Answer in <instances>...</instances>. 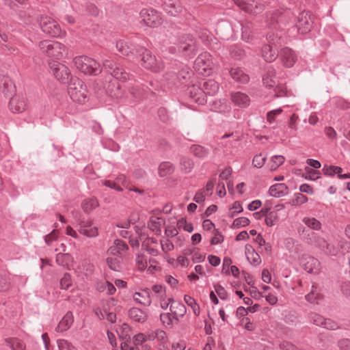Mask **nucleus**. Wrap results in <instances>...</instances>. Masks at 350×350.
<instances>
[{
  "label": "nucleus",
  "mask_w": 350,
  "mask_h": 350,
  "mask_svg": "<svg viewBox=\"0 0 350 350\" xmlns=\"http://www.w3.org/2000/svg\"><path fill=\"white\" fill-rule=\"evenodd\" d=\"M265 161L266 157H263L261 154H256L253 159L252 165L256 167L260 168L265 165Z\"/></svg>",
  "instance_id": "55"
},
{
  "label": "nucleus",
  "mask_w": 350,
  "mask_h": 350,
  "mask_svg": "<svg viewBox=\"0 0 350 350\" xmlns=\"http://www.w3.org/2000/svg\"><path fill=\"white\" fill-rule=\"evenodd\" d=\"M163 10L169 15L176 16L181 12L182 7L180 3L169 0L164 3Z\"/></svg>",
  "instance_id": "20"
},
{
  "label": "nucleus",
  "mask_w": 350,
  "mask_h": 350,
  "mask_svg": "<svg viewBox=\"0 0 350 350\" xmlns=\"http://www.w3.org/2000/svg\"><path fill=\"white\" fill-rule=\"evenodd\" d=\"M107 262L111 269L118 271L120 269L122 258L120 256L117 257L108 256Z\"/></svg>",
  "instance_id": "38"
},
{
  "label": "nucleus",
  "mask_w": 350,
  "mask_h": 350,
  "mask_svg": "<svg viewBox=\"0 0 350 350\" xmlns=\"http://www.w3.org/2000/svg\"><path fill=\"white\" fill-rule=\"evenodd\" d=\"M214 289L218 296L222 299H226L228 297V293L225 288L221 286L219 284H216L214 285Z\"/></svg>",
  "instance_id": "62"
},
{
  "label": "nucleus",
  "mask_w": 350,
  "mask_h": 350,
  "mask_svg": "<svg viewBox=\"0 0 350 350\" xmlns=\"http://www.w3.org/2000/svg\"><path fill=\"white\" fill-rule=\"evenodd\" d=\"M59 231L57 230L54 229L51 233L45 236L44 241L49 246L52 245L53 243L57 241L59 237Z\"/></svg>",
  "instance_id": "54"
},
{
  "label": "nucleus",
  "mask_w": 350,
  "mask_h": 350,
  "mask_svg": "<svg viewBox=\"0 0 350 350\" xmlns=\"http://www.w3.org/2000/svg\"><path fill=\"white\" fill-rule=\"evenodd\" d=\"M269 194L275 198L284 196L288 193V187L284 183H277L270 187Z\"/></svg>",
  "instance_id": "18"
},
{
  "label": "nucleus",
  "mask_w": 350,
  "mask_h": 350,
  "mask_svg": "<svg viewBox=\"0 0 350 350\" xmlns=\"http://www.w3.org/2000/svg\"><path fill=\"white\" fill-rule=\"evenodd\" d=\"M128 249L126 243L121 240H116L113 245L110 246L107 251L108 256H120Z\"/></svg>",
  "instance_id": "14"
},
{
  "label": "nucleus",
  "mask_w": 350,
  "mask_h": 350,
  "mask_svg": "<svg viewBox=\"0 0 350 350\" xmlns=\"http://www.w3.org/2000/svg\"><path fill=\"white\" fill-rule=\"evenodd\" d=\"M305 172H306V178H309L310 180H317L319 178V172L315 170H312L310 167H305Z\"/></svg>",
  "instance_id": "56"
},
{
  "label": "nucleus",
  "mask_w": 350,
  "mask_h": 350,
  "mask_svg": "<svg viewBox=\"0 0 350 350\" xmlns=\"http://www.w3.org/2000/svg\"><path fill=\"white\" fill-rule=\"evenodd\" d=\"M170 311L173 315V318L178 321L180 317H183L185 314L187 310L182 303L174 301L170 305Z\"/></svg>",
  "instance_id": "21"
},
{
  "label": "nucleus",
  "mask_w": 350,
  "mask_h": 350,
  "mask_svg": "<svg viewBox=\"0 0 350 350\" xmlns=\"http://www.w3.org/2000/svg\"><path fill=\"white\" fill-rule=\"evenodd\" d=\"M280 55L283 64L287 67L293 66L297 60L296 55L288 48L282 49Z\"/></svg>",
  "instance_id": "17"
},
{
  "label": "nucleus",
  "mask_w": 350,
  "mask_h": 350,
  "mask_svg": "<svg viewBox=\"0 0 350 350\" xmlns=\"http://www.w3.org/2000/svg\"><path fill=\"white\" fill-rule=\"evenodd\" d=\"M269 42L271 43L269 44L265 45L262 49V57L266 62H271L276 59L278 56L275 46H273V40L271 38V36L268 38Z\"/></svg>",
  "instance_id": "11"
},
{
  "label": "nucleus",
  "mask_w": 350,
  "mask_h": 350,
  "mask_svg": "<svg viewBox=\"0 0 350 350\" xmlns=\"http://www.w3.org/2000/svg\"><path fill=\"white\" fill-rule=\"evenodd\" d=\"M143 246L146 247V250L151 254L152 255H157L158 253L157 241L153 239H148L146 242L143 243Z\"/></svg>",
  "instance_id": "39"
},
{
  "label": "nucleus",
  "mask_w": 350,
  "mask_h": 350,
  "mask_svg": "<svg viewBox=\"0 0 350 350\" xmlns=\"http://www.w3.org/2000/svg\"><path fill=\"white\" fill-rule=\"evenodd\" d=\"M53 75L57 80L62 83H66L69 79H73L70 69L64 64L51 60L49 62Z\"/></svg>",
  "instance_id": "6"
},
{
  "label": "nucleus",
  "mask_w": 350,
  "mask_h": 350,
  "mask_svg": "<svg viewBox=\"0 0 350 350\" xmlns=\"http://www.w3.org/2000/svg\"><path fill=\"white\" fill-rule=\"evenodd\" d=\"M250 224V220L245 217H241L235 219L233 221V223L232 224V228H239L241 227H245L247 226Z\"/></svg>",
  "instance_id": "51"
},
{
  "label": "nucleus",
  "mask_w": 350,
  "mask_h": 350,
  "mask_svg": "<svg viewBox=\"0 0 350 350\" xmlns=\"http://www.w3.org/2000/svg\"><path fill=\"white\" fill-rule=\"evenodd\" d=\"M312 27V22L310 16L307 13H301L299 17L297 28L301 33L310 31Z\"/></svg>",
  "instance_id": "16"
},
{
  "label": "nucleus",
  "mask_w": 350,
  "mask_h": 350,
  "mask_svg": "<svg viewBox=\"0 0 350 350\" xmlns=\"http://www.w3.org/2000/svg\"><path fill=\"white\" fill-rule=\"evenodd\" d=\"M230 74L232 78L237 82L244 83L249 81L248 75L240 68H232L230 70Z\"/></svg>",
  "instance_id": "26"
},
{
  "label": "nucleus",
  "mask_w": 350,
  "mask_h": 350,
  "mask_svg": "<svg viewBox=\"0 0 350 350\" xmlns=\"http://www.w3.org/2000/svg\"><path fill=\"white\" fill-rule=\"evenodd\" d=\"M129 317L137 322L144 323L148 319L147 314L138 308H132L129 310Z\"/></svg>",
  "instance_id": "24"
},
{
  "label": "nucleus",
  "mask_w": 350,
  "mask_h": 350,
  "mask_svg": "<svg viewBox=\"0 0 350 350\" xmlns=\"http://www.w3.org/2000/svg\"><path fill=\"white\" fill-rule=\"evenodd\" d=\"M308 198L300 193H295L294 197L289 201V204L291 206H299L308 202Z\"/></svg>",
  "instance_id": "40"
},
{
  "label": "nucleus",
  "mask_w": 350,
  "mask_h": 350,
  "mask_svg": "<svg viewBox=\"0 0 350 350\" xmlns=\"http://www.w3.org/2000/svg\"><path fill=\"white\" fill-rule=\"evenodd\" d=\"M78 227L79 234L86 237L95 238L98 236V228L94 224L92 219L79 221Z\"/></svg>",
  "instance_id": "10"
},
{
  "label": "nucleus",
  "mask_w": 350,
  "mask_h": 350,
  "mask_svg": "<svg viewBox=\"0 0 350 350\" xmlns=\"http://www.w3.org/2000/svg\"><path fill=\"white\" fill-rule=\"evenodd\" d=\"M323 171L324 174L327 176H334V174H338L340 178H350V174H341L342 169L338 166L325 165L323 166Z\"/></svg>",
  "instance_id": "23"
},
{
  "label": "nucleus",
  "mask_w": 350,
  "mask_h": 350,
  "mask_svg": "<svg viewBox=\"0 0 350 350\" xmlns=\"http://www.w3.org/2000/svg\"><path fill=\"white\" fill-rule=\"evenodd\" d=\"M68 94L75 103H85L88 101V91L84 83L78 78L72 79L68 85Z\"/></svg>",
  "instance_id": "1"
},
{
  "label": "nucleus",
  "mask_w": 350,
  "mask_h": 350,
  "mask_svg": "<svg viewBox=\"0 0 350 350\" xmlns=\"http://www.w3.org/2000/svg\"><path fill=\"white\" fill-rule=\"evenodd\" d=\"M5 342L12 350H24L25 348L23 342L17 338H7Z\"/></svg>",
  "instance_id": "42"
},
{
  "label": "nucleus",
  "mask_w": 350,
  "mask_h": 350,
  "mask_svg": "<svg viewBox=\"0 0 350 350\" xmlns=\"http://www.w3.org/2000/svg\"><path fill=\"white\" fill-rule=\"evenodd\" d=\"M160 299V306L161 307L166 310L170 304H172L174 301V299L172 297H167V295H163L162 296L159 297Z\"/></svg>",
  "instance_id": "57"
},
{
  "label": "nucleus",
  "mask_w": 350,
  "mask_h": 350,
  "mask_svg": "<svg viewBox=\"0 0 350 350\" xmlns=\"http://www.w3.org/2000/svg\"><path fill=\"white\" fill-rule=\"evenodd\" d=\"M206 196L208 195L205 193V190L200 189L194 196L193 200L197 203H202L205 200Z\"/></svg>",
  "instance_id": "64"
},
{
  "label": "nucleus",
  "mask_w": 350,
  "mask_h": 350,
  "mask_svg": "<svg viewBox=\"0 0 350 350\" xmlns=\"http://www.w3.org/2000/svg\"><path fill=\"white\" fill-rule=\"evenodd\" d=\"M243 210L241 204L239 202H234L229 210L228 215L230 217H234L237 213H241Z\"/></svg>",
  "instance_id": "53"
},
{
  "label": "nucleus",
  "mask_w": 350,
  "mask_h": 350,
  "mask_svg": "<svg viewBox=\"0 0 350 350\" xmlns=\"http://www.w3.org/2000/svg\"><path fill=\"white\" fill-rule=\"evenodd\" d=\"M74 321L73 314L71 312H68L59 321L56 331L59 332H64L68 330Z\"/></svg>",
  "instance_id": "19"
},
{
  "label": "nucleus",
  "mask_w": 350,
  "mask_h": 350,
  "mask_svg": "<svg viewBox=\"0 0 350 350\" xmlns=\"http://www.w3.org/2000/svg\"><path fill=\"white\" fill-rule=\"evenodd\" d=\"M116 48L123 55H129L132 51L131 45L124 40L118 41L116 43Z\"/></svg>",
  "instance_id": "37"
},
{
  "label": "nucleus",
  "mask_w": 350,
  "mask_h": 350,
  "mask_svg": "<svg viewBox=\"0 0 350 350\" xmlns=\"http://www.w3.org/2000/svg\"><path fill=\"white\" fill-rule=\"evenodd\" d=\"M133 300L145 306H150L152 300L150 298V290L148 288L141 289L139 291L133 294Z\"/></svg>",
  "instance_id": "13"
},
{
  "label": "nucleus",
  "mask_w": 350,
  "mask_h": 350,
  "mask_svg": "<svg viewBox=\"0 0 350 350\" xmlns=\"http://www.w3.org/2000/svg\"><path fill=\"white\" fill-rule=\"evenodd\" d=\"M70 256L68 254L59 252L56 256V262L58 265L65 266L70 260Z\"/></svg>",
  "instance_id": "52"
},
{
  "label": "nucleus",
  "mask_w": 350,
  "mask_h": 350,
  "mask_svg": "<svg viewBox=\"0 0 350 350\" xmlns=\"http://www.w3.org/2000/svg\"><path fill=\"white\" fill-rule=\"evenodd\" d=\"M202 89L205 94L213 96L219 90V84L215 81L209 79L203 83Z\"/></svg>",
  "instance_id": "25"
},
{
  "label": "nucleus",
  "mask_w": 350,
  "mask_h": 350,
  "mask_svg": "<svg viewBox=\"0 0 350 350\" xmlns=\"http://www.w3.org/2000/svg\"><path fill=\"white\" fill-rule=\"evenodd\" d=\"M73 62L76 68L85 75H96L101 72L100 64L89 57H76Z\"/></svg>",
  "instance_id": "2"
},
{
  "label": "nucleus",
  "mask_w": 350,
  "mask_h": 350,
  "mask_svg": "<svg viewBox=\"0 0 350 350\" xmlns=\"http://www.w3.org/2000/svg\"><path fill=\"white\" fill-rule=\"evenodd\" d=\"M231 101L234 105L240 108L247 107L250 103L249 96L246 94L241 92H232Z\"/></svg>",
  "instance_id": "12"
},
{
  "label": "nucleus",
  "mask_w": 350,
  "mask_h": 350,
  "mask_svg": "<svg viewBox=\"0 0 350 350\" xmlns=\"http://www.w3.org/2000/svg\"><path fill=\"white\" fill-rule=\"evenodd\" d=\"M103 66L116 79H126V73L121 71L117 65L109 59H105Z\"/></svg>",
  "instance_id": "15"
},
{
  "label": "nucleus",
  "mask_w": 350,
  "mask_h": 350,
  "mask_svg": "<svg viewBox=\"0 0 350 350\" xmlns=\"http://www.w3.org/2000/svg\"><path fill=\"white\" fill-rule=\"evenodd\" d=\"M190 151L196 157H198L199 159H206L210 153V151L207 148H205L200 145L191 146L190 148Z\"/></svg>",
  "instance_id": "28"
},
{
  "label": "nucleus",
  "mask_w": 350,
  "mask_h": 350,
  "mask_svg": "<svg viewBox=\"0 0 350 350\" xmlns=\"http://www.w3.org/2000/svg\"><path fill=\"white\" fill-rule=\"evenodd\" d=\"M303 222L312 230H320L321 229V223L314 217H306L303 219Z\"/></svg>",
  "instance_id": "34"
},
{
  "label": "nucleus",
  "mask_w": 350,
  "mask_h": 350,
  "mask_svg": "<svg viewBox=\"0 0 350 350\" xmlns=\"http://www.w3.org/2000/svg\"><path fill=\"white\" fill-rule=\"evenodd\" d=\"M319 261L317 259L313 257H308L307 258V262L304 265V269L306 271L309 273H314L318 269L319 267Z\"/></svg>",
  "instance_id": "36"
},
{
  "label": "nucleus",
  "mask_w": 350,
  "mask_h": 350,
  "mask_svg": "<svg viewBox=\"0 0 350 350\" xmlns=\"http://www.w3.org/2000/svg\"><path fill=\"white\" fill-rule=\"evenodd\" d=\"M284 161L285 158L282 155H275L270 159L267 167L271 171H275Z\"/></svg>",
  "instance_id": "29"
},
{
  "label": "nucleus",
  "mask_w": 350,
  "mask_h": 350,
  "mask_svg": "<svg viewBox=\"0 0 350 350\" xmlns=\"http://www.w3.org/2000/svg\"><path fill=\"white\" fill-rule=\"evenodd\" d=\"M40 26L42 30L53 37H61L65 35V31H62L57 23L49 16H41L40 19Z\"/></svg>",
  "instance_id": "7"
},
{
  "label": "nucleus",
  "mask_w": 350,
  "mask_h": 350,
  "mask_svg": "<svg viewBox=\"0 0 350 350\" xmlns=\"http://www.w3.org/2000/svg\"><path fill=\"white\" fill-rule=\"evenodd\" d=\"M142 21L148 27H157L163 23V19L161 14L158 11L145 8L141 10L139 13Z\"/></svg>",
  "instance_id": "5"
},
{
  "label": "nucleus",
  "mask_w": 350,
  "mask_h": 350,
  "mask_svg": "<svg viewBox=\"0 0 350 350\" xmlns=\"http://www.w3.org/2000/svg\"><path fill=\"white\" fill-rule=\"evenodd\" d=\"M159 175L161 177H165L171 174L174 170V165L170 162H163L159 166Z\"/></svg>",
  "instance_id": "32"
},
{
  "label": "nucleus",
  "mask_w": 350,
  "mask_h": 350,
  "mask_svg": "<svg viewBox=\"0 0 350 350\" xmlns=\"http://www.w3.org/2000/svg\"><path fill=\"white\" fill-rule=\"evenodd\" d=\"M60 288L64 290H68L72 286V282L71 276L68 273H64L59 282Z\"/></svg>",
  "instance_id": "48"
},
{
  "label": "nucleus",
  "mask_w": 350,
  "mask_h": 350,
  "mask_svg": "<svg viewBox=\"0 0 350 350\" xmlns=\"http://www.w3.org/2000/svg\"><path fill=\"white\" fill-rule=\"evenodd\" d=\"M279 217L276 211H270L266 215L265 224L268 226H273L278 221Z\"/></svg>",
  "instance_id": "46"
},
{
  "label": "nucleus",
  "mask_w": 350,
  "mask_h": 350,
  "mask_svg": "<svg viewBox=\"0 0 350 350\" xmlns=\"http://www.w3.org/2000/svg\"><path fill=\"white\" fill-rule=\"evenodd\" d=\"M310 243L315 245L317 247H319L322 250H324L325 247V245L327 244V241L325 239L320 235L317 234H312V237L310 239Z\"/></svg>",
  "instance_id": "35"
},
{
  "label": "nucleus",
  "mask_w": 350,
  "mask_h": 350,
  "mask_svg": "<svg viewBox=\"0 0 350 350\" xmlns=\"http://www.w3.org/2000/svg\"><path fill=\"white\" fill-rule=\"evenodd\" d=\"M161 249L164 252H168L174 250V244L168 239L161 241Z\"/></svg>",
  "instance_id": "63"
},
{
  "label": "nucleus",
  "mask_w": 350,
  "mask_h": 350,
  "mask_svg": "<svg viewBox=\"0 0 350 350\" xmlns=\"http://www.w3.org/2000/svg\"><path fill=\"white\" fill-rule=\"evenodd\" d=\"M213 66L212 56L208 53H201L194 63L195 70L202 75H209Z\"/></svg>",
  "instance_id": "8"
},
{
  "label": "nucleus",
  "mask_w": 350,
  "mask_h": 350,
  "mask_svg": "<svg viewBox=\"0 0 350 350\" xmlns=\"http://www.w3.org/2000/svg\"><path fill=\"white\" fill-rule=\"evenodd\" d=\"M148 227L156 234L161 232V221L159 218H151L148 224Z\"/></svg>",
  "instance_id": "47"
},
{
  "label": "nucleus",
  "mask_w": 350,
  "mask_h": 350,
  "mask_svg": "<svg viewBox=\"0 0 350 350\" xmlns=\"http://www.w3.org/2000/svg\"><path fill=\"white\" fill-rule=\"evenodd\" d=\"M282 109H275V110H272V111H269L267 113V121L269 123V124H271L273 122V121L275 120V117L278 115H280V113H282Z\"/></svg>",
  "instance_id": "60"
},
{
  "label": "nucleus",
  "mask_w": 350,
  "mask_h": 350,
  "mask_svg": "<svg viewBox=\"0 0 350 350\" xmlns=\"http://www.w3.org/2000/svg\"><path fill=\"white\" fill-rule=\"evenodd\" d=\"M116 181L117 183V185H120L122 188L124 187L128 189L129 187H130L129 181L128 180L126 177L123 174L118 176L117 178H116Z\"/></svg>",
  "instance_id": "59"
},
{
  "label": "nucleus",
  "mask_w": 350,
  "mask_h": 350,
  "mask_svg": "<svg viewBox=\"0 0 350 350\" xmlns=\"http://www.w3.org/2000/svg\"><path fill=\"white\" fill-rule=\"evenodd\" d=\"M40 51L49 57L60 59L66 52V46L58 42L42 40L38 45Z\"/></svg>",
  "instance_id": "3"
},
{
  "label": "nucleus",
  "mask_w": 350,
  "mask_h": 350,
  "mask_svg": "<svg viewBox=\"0 0 350 350\" xmlns=\"http://www.w3.org/2000/svg\"><path fill=\"white\" fill-rule=\"evenodd\" d=\"M10 108L16 113L23 112L26 109V102L23 99L13 98L10 102Z\"/></svg>",
  "instance_id": "30"
},
{
  "label": "nucleus",
  "mask_w": 350,
  "mask_h": 350,
  "mask_svg": "<svg viewBox=\"0 0 350 350\" xmlns=\"http://www.w3.org/2000/svg\"><path fill=\"white\" fill-rule=\"evenodd\" d=\"M239 5L245 12L252 14H257L262 9L261 8H258L256 4L254 5L245 2H241Z\"/></svg>",
  "instance_id": "45"
},
{
  "label": "nucleus",
  "mask_w": 350,
  "mask_h": 350,
  "mask_svg": "<svg viewBox=\"0 0 350 350\" xmlns=\"http://www.w3.org/2000/svg\"><path fill=\"white\" fill-rule=\"evenodd\" d=\"M194 166L193 160L187 157H182L179 162V168L185 174L190 173Z\"/></svg>",
  "instance_id": "27"
},
{
  "label": "nucleus",
  "mask_w": 350,
  "mask_h": 350,
  "mask_svg": "<svg viewBox=\"0 0 350 350\" xmlns=\"http://www.w3.org/2000/svg\"><path fill=\"white\" fill-rule=\"evenodd\" d=\"M136 267L140 270H144L147 267V258L142 254H138L135 260Z\"/></svg>",
  "instance_id": "50"
},
{
  "label": "nucleus",
  "mask_w": 350,
  "mask_h": 350,
  "mask_svg": "<svg viewBox=\"0 0 350 350\" xmlns=\"http://www.w3.org/2000/svg\"><path fill=\"white\" fill-rule=\"evenodd\" d=\"M320 297H321V294H320L319 290L314 285H312L311 291L308 295H306V299L311 303L315 302Z\"/></svg>",
  "instance_id": "44"
},
{
  "label": "nucleus",
  "mask_w": 350,
  "mask_h": 350,
  "mask_svg": "<svg viewBox=\"0 0 350 350\" xmlns=\"http://www.w3.org/2000/svg\"><path fill=\"white\" fill-rule=\"evenodd\" d=\"M118 301L115 298H111L107 302L103 304L102 308H96L95 314L100 319H106L108 321L113 323L116 320L115 312L117 310Z\"/></svg>",
  "instance_id": "4"
},
{
  "label": "nucleus",
  "mask_w": 350,
  "mask_h": 350,
  "mask_svg": "<svg viewBox=\"0 0 350 350\" xmlns=\"http://www.w3.org/2000/svg\"><path fill=\"white\" fill-rule=\"evenodd\" d=\"M177 226L179 228H183L185 231L191 232L193 230V226L191 223L187 222L186 219L181 218L177 221Z\"/></svg>",
  "instance_id": "49"
},
{
  "label": "nucleus",
  "mask_w": 350,
  "mask_h": 350,
  "mask_svg": "<svg viewBox=\"0 0 350 350\" xmlns=\"http://www.w3.org/2000/svg\"><path fill=\"white\" fill-rule=\"evenodd\" d=\"M245 253L247 260L254 265H258L261 262L260 255L255 252L252 246L246 245L245 247Z\"/></svg>",
  "instance_id": "22"
},
{
  "label": "nucleus",
  "mask_w": 350,
  "mask_h": 350,
  "mask_svg": "<svg viewBox=\"0 0 350 350\" xmlns=\"http://www.w3.org/2000/svg\"><path fill=\"white\" fill-rule=\"evenodd\" d=\"M98 206L96 198H88L83 201L81 208L85 213H90Z\"/></svg>",
  "instance_id": "31"
},
{
  "label": "nucleus",
  "mask_w": 350,
  "mask_h": 350,
  "mask_svg": "<svg viewBox=\"0 0 350 350\" xmlns=\"http://www.w3.org/2000/svg\"><path fill=\"white\" fill-rule=\"evenodd\" d=\"M212 109L217 112L224 113L230 111V106L226 100H219L213 102L212 105Z\"/></svg>",
  "instance_id": "33"
},
{
  "label": "nucleus",
  "mask_w": 350,
  "mask_h": 350,
  "mask_svg": "<svg viewBox=\"0 0 350 350\" xmlns=\"http://www.w3.org/2000/svg\"><path fill=\"white\" fill-rule=\"evenodd\" d=\"M59 350H77L76 348L66 340L57 341Z\"/></svg>",
  "instance_id": "58"
},
{
  "label": "nucleus",
  "mask_w": 350,
  "mask_h": 350,
  "mask_svg": "<svg viewBox=\"0 0 350 350\" xmlns=\"http://www.w3.org/2000/svg\"><path fill=\"white\" fill-rule=\"evenodd\" d=\"M180 49L183 52H193L195 49V41L191 38H188V40L181 42Z\"/></svg>",
  "instance_id": "41"
},
{
  "label": "nucleus",
  "mask_w": 350,
  "mask_h": 350,
  "mask_svg": "<svg viewBox=\"0 0 350 350\" xmlns=\"http://www.w3.org/2000/svg\"><path fill=\"white\" fill-rule=\"evenodd\" d=\"M184 300L186 302V304L192 307L194 311V313L196 314H198L199 313V308L196 303V301L193 298L189 295H185L184 297Z\"/></svg>",
  "instance_id": "61"
},
{
  "label": "nucleus",
  "mask_w": 350,
  "mask_h": 350,
  "mask_svg": "<svg viewBox=\"0 0 350 350\" xmlns=\"http://www.w3.org/2000/svg\"><path fill=\"white\" fill-rule=\"evenodd\" d=\"M141 64L148 70L159 72L163 68V63L158 61L150 51L144 49L142 53Z\"/></svg>",
  "instance_id": "9"
},
{
  "label": "nucleus",
  "mask_w": 350,
  "mask_h": 350,
  "mask_svg": "<svg viewBox=\"0 0 350 350\" xmlns=\"http://www.w3.org/2000/svg\"><path fill=\"white\" fill-rule=\"evenodd\" d=\"M316 319L314 320V323L318 325H324L327 329H334L336 325L330 320H323L321 317L315 315Z\"/></svg>",
  "instance_id": "43"
}]
</instances>
